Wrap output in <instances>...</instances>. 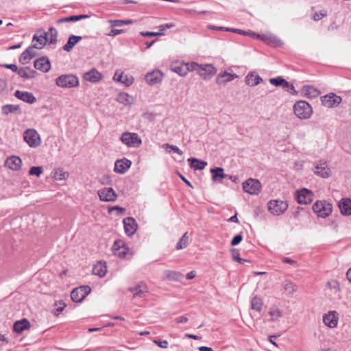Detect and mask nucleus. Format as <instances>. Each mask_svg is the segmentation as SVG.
I'll list each match as a JSON object with an SVG mask.
<instances>
[{
	"label": "nucleus",
	"mask_w": 351,
	"mask_h": 351,
	"mask_svg": "<svg viewBox=\"0 0 351 351\" xmlns=\"http://www.w3.org/2000/svg\"><path fill=\"white\" fill-rule=\"evenodd\" d=\"M23 139L32 148H36L42 143L40 135L33 128L27 129L23 132Z\"/></svg>",
	"instance_id": "nucleus-4"
},
{
	"label": "nucleus",
	"mask_w": 351,
	"mask_h": 351,
	"mask_svg": "<svg viewBox=\"0 0 351 351\" xmlns=\"http://www.w3.org/2000/svg\"><path fill=\"white\" fill-rule=\"evenodd\" d=\"M102 78V75L96 69H93L89 71V82H97Z\"/></svg>",
	"instance_id": "nucleus-46"
},
{
	"label": "nucleus",
	"mask_w": 351,
	"mask_h": 351,
	"mask_svg": "<svg viewBox=\"0 0 351 351\" xmlns=\"http://www.w3.org/2000/svg\"><path fill=\"white\" fill-rule=\"evenodd\" d=\"M268 313L271 316V321L272 322L277 321L282 316V311L276 306L270 308Z\"/></svg>",
	"instance_id": "nucleus-41"
},
{
	"label": "nucleus",
	"mask_w": 351,
	"mask_h": 351,
	"mask_svg": "<svg viewBox=\"0 0 351 351\" xmlns=\"http://www.w3.org/2000/svg\"><path fill=\"white\" fill-rule=\"evenodd\" d=\"M134 82V78L132 76H128L127 75L123 74V79L121 83L126 86H129L132 84Z\"/></svg>",
	"instance_id": "nucleus-51"
},
{
	"label": "nucleus",
	"mask_w": 351,
	"mask_h": 351,
	"mask_svg": "<svg viewBox=\"0 0 351 351\" xmlns=\"http://www.w3.org/2000/svg\"><path fill=\"white\" fill-rule=\"evenodd\" d=\"M339 322V315L335 311H330L323 316V322L330 328H335Z\"/></svg>",
	"instance_id": "nucleus-12"
},
{
	"label": "nucleus",
	"mask_w": 351,
	"mask_h": 351,
	"mask_svg": "<svg viewBox=\"0 0 351 351\" xmlns=\"http://www.w3.org/2000/svg\"><path fill=\"white\" fill-rule=\"evenodd\" d=\"M326 16L325 12H320L319 13H315L313 16V19L315 21H319Z\"/></svg>",
	"instance_id": "nucleus-58"
},
{
	"label": "nucleus",
	"mask_w": 351,
	"mask_h": 351,
	"mask_svg": "<svg viewBox=\"0 0 351 351\" xmlns=\"http://www.w3.org/2000/svg\"><path fill=\"white\" fill-rule=\"evenodd\" d=\"M195 277V271H191L189 272L186 276V279H189V280L193 279Z\"/></svg>",
	"instance_id": "nucleus-63"
},
{
	"label": "nucleus",
	"mask_w": 351,
	"mask_h": 351,
	"mask_svg": "<svg viewBox=\"0 0 351 351\" xmlns=\"http://www.w3.org/2000/svg\"><path fill=\"white\" fill-rule=\"evenodd\" d=\"M163 78V73L158 69L154 70L147 73L145 76V80L149 85H154L160 83Z\"/></svg>",
	"instance_id": "nucleus-15"
},
{
	"label": "nucleus",
	"mask_w": 351,
	"mask_h": 351,
	"mask_svg": "<svg viewBox=\"0 0 351 351\" xmlns=\"http://www.w3.org/2000/svg\"><path fill=\"white\" fill-rule=\"evenodd\" d=\"M49 36V40L50 43H53L56 41L57 38V31L53 27H50L49 29V32H47V37L48 38Z\"/></svg>",
	"instance_id": "nucleus-48"
},
{
	"label": "nucleus",
	"mask_w": 351,
	"mask_h": 351,
	"mask_svg": "<svg viewBox=\"0 0 351 351\" xmlns=\"http://www.w3.org/2000/svg\"><path fill=\"white\" fill-rule=\"evenodd\" d=\"M282 262L284 263H289V264H291V265H294L295 264V261L294 260H292L289 257H285L282 258Z\"/></svg>",
	"instance_id": "nucleus-61"
},
{
	"label": "nucleus",
	"mask_w": 351,
	"mask_h": 351,
	"mask_svg": "<svg viewBox=\"0 0 351 351\" xmlns=\"http://www.w3.org/2000/svg\"><path fill=\"white\" fill-rule=\"evenodd\" d=\"M176 322L177 324H182V323H186L189 321V319L188 317H184V316H181V317H177L176 319H175Z\"/></svg>",
	"instance_id": "nucleus-59"
},
{
	"label": "nucleus",
	"mask_w": 351,
	"mask_h": 351,
	"mask_svg": "<svg viewBox=\"0 0 351 351\" xmlns=\"http://www.w3.org/2000/svg\"><path fill=\"white\" fill-rule=\"evenodd\" d=\"M125 232L128 236L133 235L137 230V223L133 217H127L123 221Z\"/></svg>",
	"instance_id": "nucleus-20"
},
{
	"label": "nucleus",
	"mask_w": 351,
	"mask_h": 351,
	"mask_svg": "<svg viewBox=\"0 0 351 351\" xmlns=\"http://www.w3.org/2000/svg\"><path fill=\"white\" fill-rule=\"evenodd\" d=\"M113 254L120 258L125 257L129 252L125 243L122 240L115 241L112 246Z\"/></svg>",
	"instance_id": "nucleus-10"
},
{
	"label": "nucleus",
	"mask_w": 351,
	"mask_h": 351,
	"mask_svg": "<svg viewBox=\"0 0 351 351\" xmlns=\"http://www.w3.org/2000/svg\"><path fill=\"white\" fill-rule=\"evenodd\" d=\"M128 290L132 293L133 298H143L148 293L147 286L142 282L129 287Z\"/></svg>",
	"instance_id": "nucleus-14"
},
{
	"label": "nucleus",
	"mask_w": 351,
	"mask_h": 351,
	"mask_svg": "<svg viewBox=\"0 0 351 351\" xmlns=\"http://www.w3.org/2000/svg\"><path fill=\"white\" fill-rule=\"evenodd\" d=\"M34 67L44 73L48 72L51 69V63L46 57H42L34 61Z\"/></svg>",
	"instance_id": "nucleus-24"
},
{
	"label": "nucleus",
	"mask_w": 351,
	"mask_h": 351,
	"mask_svg": "<svg viewBox=\"0 0 351 351\" xmlns=\"http://www.w3.org/2000/svg\"><path fill=\"white\" fill-rule=\"evenodd\" d=\"M120 141L128 147H138L142 143L141 138L134 132H123L121 135Z\"/></svg>",
	"instance_id": "nucleus-5"
},
{
	"label": "nucleus",
	"mask_w": 351,
	"mask_h": 351,
	"mask_svg": "<svg viewBox=\"0 0 351 351\" xmlns=\"http://www.w3.org/2000/svg\"><path fill=\"white\" fill-rule=\"evenodd\" d=\"M212 28L215 29L225 30L227 32H235V33H238L239 34H243V35H253V36L255 35L254 33L252 34V33L245 32V31H243V30H241L239 29L223 27H216V26H213Z\"/></svg>",
	"instance_id": "nucleus-43"
},
{
	"label": "nucleus",
	"mask_w": 351,
	"mask_h": 351,
	"mask_svg": "<svg viewBox=\"0 0 351 351\" xmlns=\"http://www.w3.org/2000/svg\"><path fill=\"white\" fill-rule=\"evenodd\" d=\"M288 208V204L282 200L273 199L268 202V210L273 215H280Z\"/></svg>",
	"instance_id": "nucleus-7"
},
{
	"label": "nucleus",
	"mask_w": 351,
	"mask_h": 351,
	"mask_svg": "<svg viewBox=\"0 0 351 351\" xmlns=\"http://www.w3.org/2000/svg\"><path fill=\"white\" fill-rule=\"evenodd\" d=\"M263 301L261 298L254 296L251 300V308L258 312H261L263 309Z\"/></svg>",
	"instance_id": "nucleus-39"
},
{
	"label": "nucleus",
	"mask_w": 351,
	"mask_h": 351,
	"mask_svg": "<svg viewBox=\"0 0 351 351\" xmlns=\"http://www.w3.org/2000/svg\"><path fill=\"white\" fill-rule=\"evenodd\" d=\"M313 193L306 188H303L296 192V199L300 204H308L313 199Z\"/></svg>",
	"instance_id": "nucleus-9"
},
{
	"label": "nucleus",
	"mask_w": 351,
	"mask_h": 351,
	"mask_svg": "<svg viewBox=\"0 0 351 351\" xmlns=\"http://www.w3.org/2000/svg\"><path fill=\"white\" fill-rule=\"evenodd\" d=\"M243 239V237L241 234H237L231 241V245L234 246L241 243Z\"/></svg>",
	"instance_id": "nucleus-55"
},
{
	"label": "nucleus",
	"mask_w": 351,
	"mask_h": 351,
	"mask_svg": "<svg viewBox=\"0 0 351 351\" xmlns=\"http://www.w3.org/2000/svg\"><path fill=\"white\" fill-rule=\"evenodd\" d=\"M30 328V323L27 319L17 321L14 324V330L17 333H21Z\"/></svg>",
	"instance_id": "nucleus-33"
},
{
	"label": "nucleus",
	"mask_w": 351,
	"mask_h": 351,
	"mask_svg": "<svg viewBox=\"0 0 351 351\" xmlns=\"http://www.w3.org/2000/svg\"><path fill=\"white\" fill-rule=\"evenodd\" d=\"M188 162H190L191 167L194 169L195 170H202L207 165L206 162L199 160L195 158H189Z\"/></svg>",
	"instance_id": "nucleus-35"
},
{
	"label": "nucleus",
	"mask_w": 351,
	"mask_h": 351,
	"mask_svg": "<svg viewBox=\"0 0 351 351\" xmlns=\"http://www.w3.org/2000/svg\"><path fill=\"white\" fill-rule=\"evenodd\" d=\"M112 210H117L120 211L121 213H122V212L124 211L125 209L123 208H122V207L119 206H114L110 207L109 209H108V212L111 213V211Z\"/></svg>",
	"instance_id": "nucleus-62"
},
{
	"label": "nucleus",
	"mask_w": 351,
	"mask_h": 351,
	"mask_svg": "<svg viewBox=\"0 0 351 351\" xmlns=\"http://www.w3.org/2000/svg\"><path fill=\"white\" fill-rule=\"evenodd\" d=\"M302 94L309 99L317 97L321 92L315 86L311 85L304 86L301 90Z\"/></svg>",
	"instance_id": "nucleus-28"
},
{
	"label": "nucleus",
	"mask_w": 351,
	"mask_h": 351,
	"mask_svg": "<svg viewBox=\"0 0 351 351\" xmlns=\"http://www.w3.org/2000/svg\"><path fill=\"white\" fill-rule=\"evenodd\" d=\"M269 82L276 86H282L284 88H287L288 91L291 93L295 92V88L293 85L290 84L287 80H285L282 77H277L275 78L269 79Z\"/></svg>",
	"instance_id": "nucleus-26"
},
{
	"label": "nucleus",
	"mask_w": 351,
	"mask_h": 351,
	"mask_svg": "<svg viewBox=\"0 0 351 351\" xmlns=\"http://www.w3.org/2000/svg\"><path fill=\"white\" fill-rule=\"evenodd\" d=\"M68 176V173L62 169H56L52 172V178L56 180H66Z\"/></svg>",
	"instance_id": "nucleus-40"
},
{
	"label": "nucleus",
	"mask_w": 351,
	"mask_h": 351,
	"mask_svg": "<svg viewBox=\"0 0 351 351\" xmlns=\"http://www.w3.org/2000/svg\"><path fill=\"white\" fill-rule=\"evenodd\" d=\"M14 96L17 99L29 104H34L36 101V98L34 95L32 93L27 91H21L18 90L15 91Z\"/></svg>",
	"instance_id": "nucleus-22"
},
{
	"label": "nucleus",
	"mask_w": 351,
	"mask_h": 351,
	"mask_svg": "<svg viewBox=\"0 0 351 351\" xmlns=\"http://www.w3.org/2000/svg\"><path fill=\"white\" fill-rule=\"evenodd\" d=\"M191 71H195L197 72L203 79H208L213 76L216 72V68L210 64H199L196 62H192L191 66Z\"/></svg>",
	"instance_id": "nucleus-2"
},
{
	"label": "nucleus",
	"mask_w": 351,
	"mask_h": 351,
	"mask_svg": "<svg viewBox=\"0 0 351 351\" xmlns=\"http://www.w3.org/2000/svg\"><path fill=\"white\" fill-rule=\"evenodd\" d=\"M163 146L165 147L166 148H170L171 151H173L174 152L177 153L178 154H179L180 156L183 154V152L181 151L179 149V147L176 145H173L167 143V144H165Z\"/></svg>",
	"instance_id": "nucleus-53"
},
{
	"label": "nucleus",
	"mask_w": 351,
	"mask_h": 351,
	"mask_svg": "<svg viewBox=\"0 0 351 351\" xmlns=\"http://www.w3.org/2000/svg\"><path fill=\"white\" fill-rule=\"evenodd\" d=\"M261 39L266 42L267 44L274 47L281 46L283 43L278 38L271 35H263Z\"/></svg>",
	"instance_id": "nucleus-36"
},
{
	"label": "nucleus",
	"mask_w": 351,
	"mask_h": 351,
	"mask_svg": "<svg viewBox=\"0 0 351 351\" xmlns=\"http://www.w3.org/2000/svg\"><path fill=\"white\" fill-rule=\"evenodd\" d=\"M22 161L21 158L16 156H12L8 158L5 162V165L8 168L13 170L18 171L21 167Z\"/></svg>",
	"instance_id": "nucleus-25"
},
{
	"label": "nucleus",
	"mask_w": 351,
	"mask_h": 351,
	"mask_svg": "<svg viewBox=\"0 0 351 351\" xmlns=\"http://www.w3.org/2000/svg\"><path fill=\"white\" fill-rule=\"evenodd\" d=\"M88 16L85 14L82 15H77V16H71L68 17L62 18L58 20V23H66V22H74L77 21L78 20L86 19Z\"/></svg>",
	"instance_id": "nucleus-44"
},
{
	"label": "nucleus",
	"mask_w": 351,
	"mask_h": 351,
	"mask_svg": "<svg viewBox=\"0 0 351 351\" xmlns=\"http://www.w3.org/2000/svg\"><path fill=\"white\" fill-rule=\"evenodd\" d=\"M37 48L36 47H34V45L29 47H28L22 54L21 56V60L27 62L29 61L32 58H33L34 56L37 55V51H36Z\"/></svg>",
	"instance_id": "nucleus-34"
},
{
	"label": "nucleus",
	"mask_w": 351,
	"mask_h": 351,
	"mask_svg": "<svg viewBox=\"0 0 351 351\" xmlns=\"http://www.w3.org/2000/svg\"><path fill=\"white\" fill-rule=\"evenodd\" d=\"M293 110L295 116L300 119H307L313 113L311 106L302 100L298 101L294 104Z\"/></svg>",
	"instance_id": "nucleus-1"
},
{
	"label": "nucleus",
	"mask_w": 351,
	"mask_h": 351,
	"mask_svg": "<svg viewBox=\"0 0 351 351\" xmlns=\"http://www.w3.org/2000/svg\"><path fill=\"white\" fill-rule=\"evenodd\" d=\"M188 245V236L187 232H185L180 239L176 244V249L178 250L185 248Z\"/></svg>",
	"instance_id": "nucleus-47"
},
{
	"label": "nucleus",
	"mask_w": 351,
	"mask_h": 351,
	"mask_svg": "<svg viewBox=\"0 0 351 351\" xmlns=\"http://www.w3.org/2000/svg\"><path fill=\"white\" fill-rule=\"evenodd\" d=\"M153 343L157 345L158 347L161 348H167L168 347V341L167 340H160V339H154L153 340Z\"/></svg>",
	"instance_id": "nucleus-52"
},
{
	"label": "nucleus",
	"mask_w": 351,
	"mask_h": 351,
	"mask_svg": "<svg viewBox=\"0 0 351 351\" xmlns=\"http://www.w3.org/2000/svg\"><path fill=\"white\" fill-rule=\"evenodd\" d=\"M55 306L57 307L54 314L58 315L66 307V304L62 301H58L55 303Z\"/></svg>",
	"instance_id": "nucleus-49"
},
{
	"label": "nucleus",
	"mask_w": 351,
	"mask_h": 351,
	"mask_svg": "<svg viewBox=\"0 0 351 351\" xmlns=\"http://www.w3.org/2000/svg\"><path fill=\"white\" fill-rule=\"evenodd\" d=\"M123 79V73L119 74L118 73H115V74L113 76V80L116 82H122Z\"/></svg>",
	"instance_id": "nucleus-60"
},
{
	"label": "nucleus",
	"mask_w": 351,
	"mask_h": 351,
	"mask_svg": "<svg viewBox=\"0 0 351 351\" xmlns=\"http://www.w3.org/2000/svg\"><path fill=\"white\" fill-rule=\"evenodd\" d=\"M315 174L321 178H327L330 176V169L326 162L319 161L315 163Z\"/></svg>",
	"instance_id": "nucleus-17"
},
{
	"label": "nucleus",
	"mask_w": 351,
	"mask_h": 351,
	"mask_svg": "<svg viewBox=\"0 0 351 351\" xmlns=\"http://www.w3.org/2000/svg\"><path fill=\"white\" fill-rule=\"evenodd\" d=\"M20 111V107L17 105H5L2 107V112L4 114H8L10 113L16 112Z\"/></svg>",
	"instance_id": "nucleus-45"
},
{
	"label": "nucleus",
	"mask_w": 351,
	"mask_h": 351,
	"mask_svg": "<svg viewBox=\"0 0 351 351\" xmlns=\"http://www.w3.org/2000/svg\"><path fill=\"white\" fill-rule=\"evenodd\" d=\"M93 274L98 276L99 277H104L107 272V267L105 262L99 261L96 265H94L93 270Z\"/></svg>",
	"instance_id": "nucleus-31"
},
{
	"label": "nucleus",
	"mask_w": 351,
	"mask_h": 351,
	"mask_svg": "<svg viewBox=\"0 0 351 351\" xmlns=\"http://www.w3.org/2000/svg\"><path fill=\"white\" fill-rule=\"evenodd\" d=\"M191 63H176L171 66V70L180 76H185L191 69Z\"/></svg>",
	"instance_id": "nucleus-19"
},
{
	"label": "nucleus",
	"mask_w": 351,
	"mask_h": 351,
	"mask_svg": "<svg viewBox=\"0 0 351 351\" xmlns=\"http://www.w3.org/2000/svg\"><path fill=\"white\" fill-rule=\"evenodd\" d=\"M132 162L124 158L121 160H118L114 163V171L119 173H124L130 167Z\"/></svg>",
	"instance_id": "nucleus-23"
},
{
	"label": "nucleus",
	"mask_w": 351,
	"mask_h": 351,
	"mask_svg": "<svg viewBox=\"0 0 351 351\" xmlns=\"http://www.w3.org/2000/svg\"><path fill=\"white\" fill-rule=\"evenodd\" d=\"M199 351H214L212 348L207 346H200L198 348Z\"/></svg>",
	"instance_id": "nucleus-64"
},
{
	"label": "nucleus",
	"mask_w": 351,
	"mask_h": 351,
	"mask_svg": "<svg viewBox=\"0 0 351 351\" xmlns=\"http://www.w3.org/2000/svg\"><path fill=\"white\" fill-rule=\"evenodd\" d=\"M88 295V289L86 286H81L74 289L71 293V298L75 302H82Z\"/></svg>",
	"instance_id": "nucleus-18"
},
{
	"label": "nucleus",
	"mask_w": 351,
	"mask_h": 351,
	"mask_svg": "<svg viewBox=\"0 0 351 351\" xmlns=\"http://www.w3.org/2000/svg\"><path fill=\"white\" fill-rule=\"evenodd\" d=\"M108 23L111 25V27L123 26L122 20H109Z\"/></svg>",
	"instance_id": "nucleus-56"
},
{
	"label": "nucleus",
	"mask_w": 351,
	"mask_h": 351,
	"mask_svg": "<svg viewBox=\"0 0 351 351\" xmlns=\"http://www.w3.org/2000/svg\"><path fill=\"white\" fill-rule=\"evenodd\" d=\"M210 173L212 174V180L214 182H221L222 180L228 176L224 173L223 169L221 167L211 169Z\"/></svg>",
	"instance_id": "nucleus-32"
},
{
	"label": "nucleus",
	"mask_w": 351,
	"mask_h": 351,
	"mask_svg": "<svg viewBox=\"0 0 351 351\" xmlns=\"http://www.w3.org/2000/svg\"><path fill=\"white\" fill-rule=\"evenodd\" d=\"M82 39L81 36H71L69 37L68 42L63 47L65 51H69L73 46Z\"/></svg>",
	"instance_id": "nucleus-42"
},
{
	"label": "nucleus",
	"mask_w": 351,
	"mask_h": 351,
	"mask_svg": "<svg viewBox=\"0 0 351 351\" xmlns=\"http://www.w3.org/2000/svg\"><path fill=\"white\" fill-rule=\"evenodd\" d=\"M124 32L123 29H112L111 31L108 34V36L114 37L119 34H121Z\"/></svg>",
	"instance_id": "nucleus-57"
},
{
	"label": "nucleus",
	"mask_w": 351,
	"mask_h": 351,
	"mask_svg": "<svg viewBox=\"0 0 351 351\" xmlns=\"http://www.w3.org/2000/svg\"><path fill=\"white\" fill-rule=\"evenodd\" d=\"M165 277L169 280L180 281L183 278V274L179 271L172 270H165L164 271Z\"/></svg>",
	"instance_id": "nucleus-38"
},
{
	"label": "nucleus",
	"mask_w": 351,
	"mask_h": 351,
	"mask_svg": "<svg viewBox=\"0 0 351 351\" xmlns=\"http://www.w3.org/2000/svg\"><path fill=\"white\" fill-rule=\"evenodd\" d=\"M341 100V97L335 93H330L321 97L322 105L327 108H332L339 105Z\"/></svg>",
	"instance_id": "nucleus-11"
},
{
	"label": "nucleus",
	"mask_w": 351,
	"mask_h": 351,
	"mask_svg": "<svg viewBox=\"0 0 351 351\" xmlns=\"http://www.w3.org/2000/svg\"><path fill=\"white\" fill-rule=\"evenodd\" d=\"M245 83L248 86H255L263 82L262 77L255 71L247 73L245 77Z\"/></svg>",
	"instance_id": "nucleus-27"
},
{
	"label": "nucleus",
	"mask_w": 351,
	"mask_h": 351,
	"mask_svg": "<svg viewBox=\"0 0 351 351\" xmlns=\"http://www.w3.org/2000/svg\"><path fill=\"white\" fill-rule=\"evenodd\" d=\"M340 213L343 216H351V199L343 197L338 202Z\"/></svg>",
	"instance_id": "nucleus-21"
},
{
	"label": "nucleus",
	"mask_w": 351,
	"mask_h": 351,
	"mask_svg": "<svg viewBox=\"0 0 351 351\" xmlns=\"http://www.w3.org/2000/svg\"><path fill=\"white\" fill-rule=\"evenodd\" d=\"M238 77L236 74H232L227 71L220 73L216 77V83L217 84H224L227 82H231L234 79Z\"/></svg>",
	"instance_id": "nucleus-29"
},
{
	"label": "nucleus",
	"mask_w": 351,
	"mask_h": 351,
	"mask_svg": "<svg viewBox=\"0 0 351 351\" xmlns=\"http://www.w3.org/2000/svg\"><path fill=\"white\" fill-rule=\"evenodd\" d=\"M140 34L144 37L162 36V32H141Z\"/></svg>",
	"instance_id": "nucleus-54"
},
{
	"label": "nucleus",
	"mask_w": 351,
	"mask_h": 351,
	"mask_svg": "<svg viewBox=\"0 0 351 351\" xmlns=\"http://www.w3.org/2000/svg\"><path fill=\"white\" fill-rule=\"evenodd\" d=\"M49 40L47 37V32L43 30H40L33 37V45L38 49H43L46 45V43Z\"/></svg>",
	"instance_id": "nucleus-16"
},
{
	"label": "nucleus",
	"mask_w": 351,
	"mask_h": 351,
	"mask_svg": "<svg viewBox=\"0 0 351 351\" xmlns=\"http://www.w3.org/2000/svg\"><path fill=\"white\" fill-rule=\"evenodd\" d=\"M261 188V182L256 179L249 178L243 183V191L250 195H258Z\"/></svg>",
	"instance_id": "nucleus-8"
},
{
	"label": "nucleus",
	"mask_w": 351,
	"mask_h": 351,
	"mask_svg": "<svg viewBox=\"0 0 351 351\" xmlns=\"http://www.w3.org/2000/svg\"><path fill=\"white\" fill-rule=\"evenodd\" d=\"M99 199L104 202H114L117 195L112 188L105 187L98 191Z\"/></svg>",
	"instance_id": "nucleus-13"
},
{
	"label": "nucleus",
	"mask_w": 351,
	"mask_h": 351,
	"mask_svg": "<svg viewBox=\"0 0 351 351\" xmlns=\"http://www.w3.org/2000/svg\"><path fill=\"white\" fill-rule=\"evenodd\" d=\"M313 210L318 217L326 218L332 211V205L326 200H317L313 205Z\"/></svg>",
	"instance_id": "nucleus-3"
},
{
	"label": "nucleus",
	"mask_w": 351,
	"mask_h": 351,
	"mask_svg": "<svg viewBox=\"0 0 351 351\" xmlns=\"http://www.w3.org/2000/svg\"><path fill=\"white\" fill-rule=\"evenodd\" d=\"M117 100L119 103L125 106L131 105L134 101V98L125 93H120L117 95Z\"/></svg>",
	"instance_id": "nucleus-37"
},
{
	"label": "nucleus",
	"mask_w": 351,
	"mask_h": 351,
	"mask_svg": "<svg viewBox=\"0 0 351 351\" xmlns=\"http://www.w3.org/2000/svg\"><path fill=\"white\" fill-rule=\"evenodd\" d=\"M283 293L287 296H292L298 291V286L293 282L287 280L282 284Z\"/></svg>",
	"instance_id": "nucleus-30"
},
{
	"label": "nucleus",
	"mask_w": 351,
	"mask_h": 351,
	"mask_svg": "<svg viewBox=\"0 0 351 351\" xmlns=\"http://www.w3.org/2000/svg\"><path fill=\"white\" fill-rule=\"evenodd\" d=\"M43 173V168L41 167H32L29 170V174L39 177Z\"/></svg>",
	"instance_id": "nucleus-50"
},
{
	"label": "nucleus",
	"mask_w": 351,
	"mask_h": 351,
	"mask_svg": "<svg viewBox=\"0 0 351 351\" xmlns=\"http://www.w3.org/2000/svg\"><path fill=\"white\" fill-rule=\"evenodd\" d=\"M56 84L62 88H73L78 86L79 80L73 75H62L56 79Z\"/></svg>",
	"instance_id": "nucleus-6"
}]
</instances>
